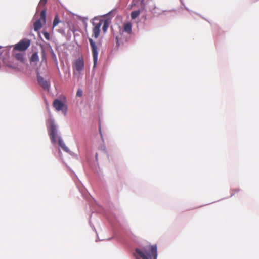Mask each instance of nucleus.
I'll return each mask as SVG.
<instances>
[{"instance_id":"1","label":"nucleus","mask_w":259,"mask_h":259,"mask_svg":"<svg viewBox=\"0 0 259 259\" xmlns=\"http://www.w3.org/2000/svg\"><path fill=\"white\" fill-rule=\"evenodd\" d=\"M134 255L136 259H157L156 245H147L135 248Z\"/></svg>"},{"instance_id":"2","label":"nucleus","mask_w":259,"mask_h":259,"mask_svg":"<svg viewBox=\"0 0 259 259\" xmlns=\"http://www.w3.org/2000/svg\"><path fill=\"white\" fill-rule=\"evenodd\" d=\"M48 130L51 141L52 143L56 142V136L57 133V126L55 124L54 119L50 117L47 120Z\"/></svg>"},{"instance_id":"3","label":"nucleus","mask_w":259,"mask_h":259,"mask_svg":"<svg viewBox=\"0 0 259 259\" xmlns=\"http://www.w3.org/2000/svg\"><path fill=\"white\" fill-rule=\"evenodd\" d=\"M89 41L91 48L93 58L94 67L97 65L98 57V51L96 42L91 38H89Z\"/></svg>"},{"instance_id":"4","label":"nucleus","mask_w":259,"mask_h":259,"mask_svg":"<svg viewBox=\"0 0 259 259\" xmlns=\"http://www.w3.org/2000/svg\"><path fill=\"white\" fill-rule=\"evenodd\" d=\"M30 45V40L28 39H23L18 43L15 45L14 49L15 50L24 51L26 50Z\"/></svg>"},{"instance_id":"5","label":"nucleus","mask_w":259,"mask_h":259,"mask_svg":"<svg viewBox=\"0 0 259 259\" xmlns=\"http://www.w3.org/2000/svg\"><path fill=\"white\" fill-rule=\"evenodd\" d=\"M36 75L37 81L38 82V84L44 90L49 91L51 87L50 81L45 79L44 77L40 75L38 71L37 72Z\"/></svg>"},{"instance_id":"6","label":"nucleus","mask_w":259,"mask_h":259,"mask_svg":"<svg viewBox=\"0 0 259 259\" xmlns=\"http://www.w3.org/2000/svg\"><path fill=\"white\" fill-rule=\"evenodd\" d=\"M84 66V61L83 59L79 58L74 62V67L75 70L78 72L83 70Z\"/></svg>"},{"instance_id":"7","label":"nucleus","mask_w":259,"mask_h":259,"mask_svg":"<svg viewBox=\"0 0 259 259\" xmlns=\"http://www.w3.org/2000/svg\"><path fill=\"white\" fill-rule=\"evenodd\" d=\"M58 144L59 146L63 149L64 151L68 153L70 155L74 154V153L71 152L69 149L65 145L63 139L61 137H58Z\"/></svg>"},{"instance_id":"8","label":"nucleus","mask_w":259,"mask_h":259,"mask_svg":"<svg viewBox=\"0 0 259 259\" xmlns=\"http://www.w3.org/2000/svg\"><path fill=\"white\" fill-rule=\"evenodd\" d=\"M101 25L102 22L100 21L93 28L92 36L95 38H97L99 36Z\"/></svg>"},{"instance_id":"9","label":"nucleus","mask_w":259,"mask_h":259,"mask_svg":"<svg viewBox=\"0 0 259 259\" xmlns=\"http://www.w3.org/2000/svg\"><path fill=\"white\" fill-rule=\"evenodd\" d=\"M64 105V103L60 99H55L53 102V106L58 111L62 110Z\"/></svg>"},{"instance_id":"10","label":"nucleus","mask_w":259,"mask_h":259,"mask_svg":"<svg viewBox=\"0 0 259 259\" xmlns=\"http://www.w3.org/2000/svg\"><path fill=\"white\" fill-rule=\"evenodd\" d=\"M34 26V30L35 31H37L40 30L42 27V24L41 22L40 19H38L33 24Z\"/></svg>"},{"instance_id":"11","label":"nucleus","mask_w":259,"mask_h":259,"mask_svg":"<svg viewBox=\"0 0 259 259\" xmlns=\"http://www.w3.org/2000/svg\"><path fill=\"white\" fill-rule=\"evenodd\" d=\"M16 59L21 63H24L25 59L23 53H17L15 54Z\"/></svg>"},{"instance_id":"12","label":"nucleus","mask_w":259,"mask_h":259,"mask_svg":"<svg viewBox=\"0 0 259 259\" xmlns=\"http://www.w3.org/2000/svg\"><path fill=\"white\" fill-rule=\"evenodd\" d=\"M132 25L131 23H126L124 26V32L127 33L128 34H131L132 32Z\"/></svg>"},{"instance_id":"13","label":"nucleus","mask_w":259,"mask_h":259,"mask_svg":"<svg viewBox=\"0 0 259 259\" xmlns=\"http://www.w3.org/2000/svg\"><path fill=\"white\" fill-rule=\"evenodd\" d=\"M39 61V56L37 52H34L31 58L30 61L32 62H37Z\"/></svg>"},{"instance_id":"14","label":"nucleus","mask_w":259,"mask_h":259,"mask_svg":"<svg viewBox=\"0 0 259 259\" xmlns=\"http://www.w3.org/2000/svg\"><path fill=\"white\" fill-rule=\"evenodd\" d=\"M140 10H137L135 11H133L132 12L131 14V17L132 19H135L140 14Z\"/></svg>"},{"instance_id":"15","label":"nucleus","mask_w":259,"mask_h":259,"mask_svg":"<svg viewBox=\"0 0 259 259\" xmlns=\"http://www.w3.org/2000/svg\"><path fill=\"white\" fill-rule=\"evenodd\" d=\"M108 27H109V21H108V20L106 19V20H104V21L103 22V25L102 27V30L104 33L106 32Z\"/></svg>"},{"instance_id":"16","label":"nucleus","mask_w":259,"mask_h":259,"mask_svg":"<svg viewBox=\"0 0 259 259\" xmlns=\"http://www.w3.org/2000/svg\"><path fill=\"white\" fill-rule=\"evenodd\" d=\"M50 47H51V46H50ZM50 53H51V56L52 59L54 60V62H55L56 63H57V59L56 55L51 47H50Z\"/></svg>"},{"instance_id":"17","label":"nucleus","mask_w":259,"mask_h":259,"mask_svg":"<svg viewBox=\"0 0 259 259\" xmlns=\"http://www.w3.org/2000/svg\"><path fill=\"white\" fill-rule=\"evenodd\" d=\"M46 10H42L40 12V20L42 19L44 22H46Z\"/></svg>"},{"instance_id":"18","label":"nucleus","mask_w":259,"mask_h":259,"mask_svg":"<svg viewBox=\"0 0 259 259\" xmlns=\"http://www.w3.org/2000/svg\"><path fill=\"white\" fill-rule=\"evenodd\" d=\"M60 21L58 15L55 16L53 22V28L56 27L60 23Z\"/></svg>"},{"instance_id":"19","label":"nucleus","mask_w":259,"mask_h":259,"mask_svg":"<svg viewBox=\"0 0 259 259\" xmlns=\"http://www.w3.org/2000/svg\"><path fill=\"white\" fill-rule=\"evenodd\" d=\"M43 35L45 37V38L48 40H50V34L49 33L47 32V31H44L43 32Z\"/></svg>"},{"instance_id":"20","label":"nucleus","mask_w":259,"mask_h":259,"mask_svg":"<svg viewBox=\"0 0 259 259\" xmlns=\"http://www.w3.org/2000/svg\"><path fill=\"white\" fill-rule=\"evenodd\" d=\"M82 94H83L82 91L81 89H78L77 91L76 96L78 97H80L82 96Z\"/></svg>"},{"instance_id":"21","label":"nucleus","mask_w":259,"mask_h":259,"mask_svg":"<svg viewBox=\"0 0 259 259\" xmlns=\"http://www.w3.org/2000/svg\"><path fill=\"white\" fill-rule=\"evenodd\" d=\"M100 149L105 152V153H107V151L106 150V147L104 145H101L100 147Z\"/></svg>"},{"instance_id":"22","label":"nucleus","mask_w":259,"mask_h":259,"mask_svg":"<svg viewBox=\"0 0 259 259\" xmlns=\"http://www.w3.org/2000/svg\"><path fill=\"white\" fill-rule=\"evenodd\" d=\"M41 54L42 60H46V57L45 52L43 49H42V50H41Z\"/></svg>"},{"instance_id":"23","label":"nucleus","mask_w":259,"mask_h":259,"mask_svg":"<svg viewBox=\"0 0 259 259\" xmlns=\"http://www.w3.org/2000/svg\"><path fill=\"white\" fill-rule=\"evenodd\" d=\"M115 38H116V47L117 48H119V47L120 46V44H119V41L118 37L116 36Z\"/></svg>"},{"instance_id":"24","label":"nucleus","mask_w":259,"mask_h":259,"mask_svg":"<svg viewBox=\"0 0 259 259\" xmlns=\"http://www.w3.org/2000/svg\"><path fill=\"white\" fill-rule=\"evenodd\" d=\"M47 0H40L39 2V4H42V5H45L47 3Z\"/></svg>"},{"instance_id":"25","label":"nucleus","mask_w":259,"mask_h":259,"mask_svg":"<svg viewBox=\"0 0 259 259\" xmlns=\"http://www.w3.org/2000/svg\"><path fill=\"white\" fill-rule=\"evenodd\" d=\"M233 191H234V193H232L231 194V196H233L235 194V193H238L239 192V190L236 189V190H234Z\"/></svg>"},{"instance_id":"26","label":"nucleus","mask_w":259,"mask_h":259,"mask_svg":"<svg viewBox=\"0 0 259 259\" xmlns=\"http://www.w3.org/2000/svg\"><path fill=\"white\" fill-rule=\"evenodd\" d=\"M184 6V9H185L186 10H187L189 12H192V11L191 10H190L189 8H188L185 5H183Z\"/></svg>"},{"instance_id":"27","label":"nucleus","mask_w":259,"mask_h":259,"mask_svg":"<svg viewBox=\"0 0 259 259\" xmlns=\"http://www.w3.org/2000/svg\"><path fill=\"white\" fill-rule=\"evenodd\" d=\"M107 218L111 222H113L114 221L112 219L109 218V217H107Z\"/></svg>"},{"instance_id":"28","label":"nucleus","mask_w":259,"mask_h":259,"mask_svg":"<svg viewBox=\"0 0 259 259\" xmlns=\"http://www.w3.org/2000/svg\"><path fill=\"white\" fill-rule=\"evenodd\" d=\"M95 158H96V160L97 161L98 160V153H96L95 154Z\"/></svg>"},{"instance_id":"29","label":"nucleus","mask_w":259,"mask_h":259,"mask_svg":"<svg viewBox=\"0 0 259 259\" xmlns=\"http://www.w3.org/2000/svg\"><path fill=\"white\" fill-rule=\"evenodd\" d=\"M180 2H181V3L183 5H184V3L183 2V0H180Z\"/></svg>"},{"instance_id":"30","label":"nucleus","mask_w":259,"mask_h":259,"mask_svg":"<svg viewBox=\"0 0 259 259\" xmlns=\"http://www.w3.org/2000/svg\"><path fill=\"white\" fill-rule=\"evenodd\" d=\"M64 114L65 115L66 114V110L63 111Z\"/></svg>"},{"instance_id":"31","label":"nucleus","mask_w":259,"mask_h":259,"mask_svg":"<svg viewBox=\"0 0 259 259\" xmlns=\"http://www.w3.org/2000/svg\"><path fill=\"white\" fill-rule=\"evenodd\" d=\"M100 132L101 135H102L101 128H100Z\"/></svg>"},{"instance_id":"32","label":"nucleus","mask_w":259,"mask_h":259,"mask_svg":"<svg viewBox=\"0 0 259 259\" xmlns=\"http://www.w3.org/2000/svg\"><path fill=\"white\" fill-rule=\"evenodd\" d=\"M107 15H108V14H105V15H104V16H107Z\"/></svg>"},{"instance_id":"33","label":"nucleus","mask_w":259,"mask_h":259,"mask_svg":"<svg viewBox=\"0 0 259 259\" xmlns=\"http://www.w3.org/2000/svg\"><path fill=\"white\" fill-rule=\"evenodd\" d=\"M2 48V47L1 46H0V49Z\"/></svg>"},{"instance_id":"34","label":"nucleus","mask_w":259,"mask_h":259,"mask_svg":"<svg viewBox=\"0 0 259 259\" xmlns=\"http://www.w3.org/2000/svg\"><path fill=\"white\" fill-rule=\"evenodd\" d=\"M144 0H142L141 2H143Z\"/></svg>"}]
</instances>
